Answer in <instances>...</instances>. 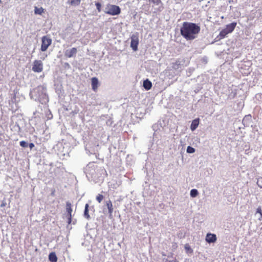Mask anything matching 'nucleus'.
I'll return each instance as SVG.
<instances>
[{"label": "nucleus", "instance_id": "1", "mask_svg": "<svg viewBox=\"0 0 262 262\" xmlns=\"http://www.w3.org/2000/svg\"><path fill=\"white\" fill-rule=\"evenodd\" d=\"M200 31V27L195 23L185 21L180 29L181 34L186 40L195 38Z\"/></svg>", "mask_w": 262, "mask_h": 262}, {"label": "nucleus", "instance_id": "2", "mask_svg": "<svg viewBox=\"0 0 262 262\" xmlns=\"http://www.w3.org/2000/svg\"><path fill=\"white\" fill-rule=\"evenodd\" d=\"M106 14L111 15H118L121 13V9L119 6L114 5H110L107 6Z\"/></svg>", "mask_w": 262, "mask_h": 262}, {"label": "nucleus", "instance_id": "3", "mask_svg": "<svg viewBox=\"0 0 262 262\" xmlns=\"http://www.w3.org/2000/svg\"><path fill=\"white\" fill-rule=\"evenodd\" d=\"M52 43V39L48 36H43L41 38L40 50L42 52L47 51Z\"/></svg>", "mask_w": 262, "mask_h": 262}, {"label": "nucleus", "instance_id": "4", "mask_svg": "<svg viewBox=\"0 0 262 262\" xmlns=\"http://www.w3.org/2000/svg\"><path fill=\"white\" fill-rule=\"evenodd\" d=\"M43 70V63L41 60H35L32 65V71L34 72L40 73Z\"/></svg>", "mask_w": 262, "mask_h": 262}, {"label": "nucleus", "instance_id": "5", "mask_svg": "<svg viewBox=\"0 0 262 262\" xmlns=\"http://www.w3.org/2000/svg\"><path fill=\"white\" fill-rule=\"evenodd\" d=\"M139 44V38L137 35H133L131 36L130 47L134 51L138 50V46Z\"/></svg>", "mask_w": 262, "mask_h": 262}, {"label": "nucleus", "instance_id": "6", "mask_svg": "<svg viewBox=\"0 0 262 262\" xmlns=\"http://www.w3.org/2000/svg\"><path fill=\"white\" fill-rule=\"evenodd\" d=\"M66 210L68 213L67 214V218L68 220V223L70 224L72 222V204L70 202H67L66 203Z\"/></svg>", "mask_w": 262, "mask_h": 262}, {"label": "nucleus", "instance_id": "7", "mask_svg": "<svg viewBox=\"0 0 262 262\" xmlns=\"http://www.w3.org/2000/svg\"><path fill=\"white\" fill-rule=\"evenodd\" d=\"M216 236L214 234L207 233L206 236V241L208 243H213L216 241Z\"/></svg>", "mask_w": 262, "mask_h": 262}, {"label": "nucleus", "instance_id": "8", "mask_svg": "<svg viewBox=\"0 0 262 262\" xmlns=\"http://www.w3.org/2000/svg\"><path fill=\"white\" fill-rule=\"evenodd\" d=\"M77 52V48H72L69 50H67L65 52V56L67 57L71 58L76 55Z\"/></svg>", "mask_w": 262, "mask_h": 262}, {"label": "nucleus", "instance_id": "9", "mask_svg": "<svg viewBox=\"0 0 262 262\" xmlns=\"http://www.w3.org/2000/svg\"><path fill=\"white\" fill-rule=\"evenodd\" d=\"M91 81H92V87L93 90L95 92L97 91V90L98 89V84H99V81H98V78L96 77H93L91 79Z\"/></svg>", "mask_w": 262, "mask_h": 262}, {"label": "nucleus", "instance_id": "10", "mask_svg": "<svg viewBox=\"0 0 262 262\" xmlns=\"http://www.w3.org/2000/svg\"><path fill=\"white\" fill-rule=\"evenodd\" d=\"M237 23L236 22H233L230 24L227 25L225 29L229 33H231L234 30Z\"/></svg>", "mask_w": 262, "mask_h": 262}, {"label": "nucleus", "instance_id": "11", "mask_svg": "<svg viewBox=\"0 0 262 262\" xmlns=\"http://www.w3.org/2000/svg\"><path fill=\"white\" fill-rule=\"evenodd\" d=\"M106 206H107V207L108 208L110 216H111L112 215V213H113V210H114L112 201L111 200H108V201H106Z\"/></svg>", "mask_w": 262, "mask_h": 262}, {"label": "nucleus", "instance_id": "12", "mask_svg": "<svg viewBox=\"0 0 262 262\" xmlns=\"http://www.w3.org/2000/svg\"><path fill=\"white\" fill-rule=\"evenodd\" d=\"M199 119H195L193 120L191 124L190 128L193 131L194 130L199 126Z\"/></svg>", "mask_w": 262, "mask_h": 262}, {"label": "nucleus", "instance_id": "13", "mask_svg": "<svg viewBox=\"0 0 262 262\" xmlns=\"http://www.w3.org/2000/svg\"><path fill=\"white\" fill-rule=\"evenodd\" d=\"M152 83L149 80L146 79L143 82V87L146 90H149L151 88Z\"/></svg>", "mask_w": 262, "mask_h": 262}, {"label": "nucleus", "instance_id": "14", "mask_svg": "<svg viewBox=\"0 0 262 262\" xmlns=\"http://www.w3.org/2000/svg\"><path fill=\"white\" fill-rule=\"evenodd\" d=\"M49 259L51 262H57L58 260L57 257L54 252L50 253L49 255Z\"/></svg>", "mask_w": 262, "mask_h": 262}, {"label": "nucleus", "instance_id": "15", "mask_svg": "<svg viewBox=\"0 0 262 262\" xmlns=\"http://www.w3.org/2000/svg\"><path fill=\"white\" fill-rule=\"evenodd\" d=\"M43 12H44V9H43L42 7H40V8H37V7H35L34 13L35 14L41 15Z\"/></svg>", "mask_w": 262, "mask_h": 262}, {"label": "nucleus", "instance_id": "16", "mask_svg": "<svg viewBox=\"0 0 262 262\" xmlns=\"http://www.w3.org/2000/svg\"><path fill=\"white\" fill-rule=\"evenodd\" d=\"M229 33L225 29H223L220 33L219 36L221 38H224Z\"/></svg>", "mask_w": 262, "mask_h": 262}, {"label": "nucleus", "instance_id": "17", "mask_svg": "<svg viewBox=\"0 0 262 262\" xmlns=\"http://www.w3.org/2000/svg\"><path fill=\"white\" fill-rule=\"evenodd\" d=\"M88 208H89V204H86L85 206L84 214V216L87 219H89V217H90V215L89 214V209Z\"/></svg>", "mask_w": 262, "mask_h": 262}, {"label": "nucleus", "instance_id": "18", "mask_svg": "<svg viewBox=\"0 0 262 262\" xmlns=\"http://www.w3.org/2000/svg\"><path fill=\"white\" fill-rule=\"evenodd\" d=\"M198 195V191L195 189H193L190 191V196L192 198L196 197Z\"/></svg>", "mask_w": 262, "mask_h": 262}, {"label": "nucleus", "instance_id": "19", "mask_svg": "<svg viewBox=\"0 0 262 262\" xmlns=\"http://www.w3.org/2000/svg\"><path fill=\"white\" fill-rule=\"evenodd\" d=\"M81 0H71V5L74 6H78L80 4Z\"/></svg>", "mask_w": 262, "mask_h": 262}, {"label": "nucleus", "instance_id": "20", "mask_svg": "<svg viewBox=\"0 0 262 262\" xmlns=\"http://www.w3.org/2000/svg\"><path fill=\"white\" fill-rule=\"evenodd\" d=\"M185 249L187 252L190 253H192L193 252V250L191 248L190 246L188 244H186L185 245Z\"/></svg>", "mask_w": 262, "mask_h": 262}, {"label": "nucleus", "instance_id": "21", "mask_svg": "<svg viewBox=\"0 0 262 262\" xmlns=\"http://www.w3.org/2000/svg\"><path fill=\"white\" fill-rule=\"evenodd\" d=\"M104 199V196L102 194H98L96 196V200L100 203L102 202L103 199Z\"/></svg>", "mask_w": 262, "mask_h": 262}, {"label": "nucleus", "instance_id": "22", "mask_svg": "<svg viewBox=\"0 0 262 262\" xmlns=\"http://www.w3.org/2000/svg\"><path fill=\"white\" fill-rule=\"evenodd\" d=\"M187 152L189 154H192L195 152V149L191 146H188L187 148Z\"/></svg>", "mask_w": 262, "mask_h": 262}, {"label": "nucleus", "instance_id": "23", "mask_svg": "<svg viewBox=\"0 0 262 262\" xmlns=\"http://www.w3.org/2000/svg\"><path fill=\"white\" fill-rule=\"evenodd\" d=\"M257 184L259 187L262 188V177L258 178Z\"/></svg>", "mask_w": 262, "mask_h": 262}, {"label": "nucleus", "instance_id": "24", "mask_svg": "<svg viewBox=\"0 0 262 262\" xmlns=\"http://www.w3.org/2000/svg\"><path fill=\"white\" fill-rule=\"evenodd\" d=\"M95 5L96 6L97 9L99 12L101 11V5L100 3L97 2L95 3Z\"/></svg>", "mask_w": 262, "mask_h": 262}, {"label": "nucleus", "instance_id": "25", "mask_svg": "<svg viewBox=\"0 0 262 262\" xmlns=\"http://www.w3.org/2000/svg\"><path fill=\"white\" fill-rule=\"evenodd\" d=\"M20 145L23 147H27L28 146V144L25 141H21L19 143Z\"/></svg>", "mask_w": 262, "mask_h": 262}, {"label": "nucleus", "instance_id": "26", "mask_svg": "<svg viewBox=\"0 0 262 262\" xmlns=\"http://www.w3.org/2000/svg\"><path fill=\"white\" fill-rule=\"evenodd\" d=\"M150 1H151V3L155 4L157 5H159L161 3V0H150Z\"/></svg>", "mask_w": 262, "mask_h": 262}, {"label": "nucleus", "instance_id": "27", "mask_svg": "<svg viewBox=\"0 0 262 262\" xmlns=\"http://www.w3.org/2000/svg\"><path fill=\"white\" fill-rule=\"evenodd\" d=\"M256 212L260 213L261 216L262 215L261 209L260 207L257 209Z\"/></svg>", "mask_w": 262, "mask_h": 262}, {"label": "nucleus", "instance_id": "28", "mask_svg": "<svg viewBox=\"0 0 262 262\" xmlns=\"http://www.w3.org/2000/svg\"><path fill=\"white\" fill-rule=\"evenodd\" d=\"M34 144H33V143H30V144H29V147H30L31 148H32L33 147H34Z\"/></svg>", "mask_w": 262, "mask_h": 262}, {"label": "nucleus", "instance_id": "29", "mask_svg": "<svg viewBox=\"0 0 262 262\" xmlns=\"http://www.w3.org/2000/svg\"><path fill=\"white\" fill-rule=\"evenodd\" d=\"M6 203H3L1 205V207H5L6 206Z\"/></svg>", "mask_w": 262, "mask_h": 262}, {"label": "nucleus", "instance_id": "30", "mask_svg": "<svg viewBox=\"0 0 262 262\" xmlns=\"http://www.w3.org/2000/svg\"><path fill=\"white\" fill-rule=\"evenodd\" d=\"M2 2L1 0H0V3Z\"/></svg>", "mask_w": 262, "mask_h": 262}, {"label": "nucleus", "instance_id": "31", "mask_svg": "<svg viewBox=\"0 0 262 262\" xmlns=\"http://www.w3.org/2000/svg\"><path fill=\"white\" fill-rule=\"evenodd\" d=\"M175 262H177V261H175Z\"/></svg>", "mask_w": 262, "mask_h": 262}]
</instances>
